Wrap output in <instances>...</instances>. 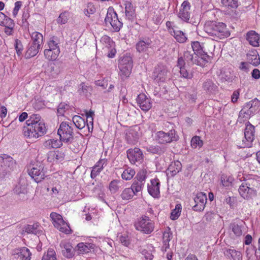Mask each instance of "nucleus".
<instances>
[{"instance_id": "nucleus-1", "label": "nucleus", "mask_w": 260, "mask_h": 260, "mask_svg": "<svg viewBox=\"0 0 260 260\" xmlns=\"http://www.w3.org/2000/svg\"><path fill=\"white\" fill-rule=\"evenodd\" d=\"M27 127H24V135L30 139H36L43 136L46 132V128L43 120L38 114H32L26 121Z\"/></svg>"}, {"instance_id": "nucleus-2", "label": "nucleus", "mask_w": 260, "mask_h": 260, "mask_svg": "<svg viewBox=\"0 0 260 260\" xmlns=\"http://www.w3.org/2000/svg\"><path fill=\"white\" fill-rule=\"evenodd\" d=\"M205 31L213 37V40H221L230 36L226 25L222 22L208 21L204 25Z\"/></svg>"}, {"instance_id": "nucleus-3", "label": "nucleus", "mask_w": 260, "mask_h": 260, "mask_svg": "<svg viewBox=\"0 0 260 260\" xmlns=\"http://www.w3.org/2000/svg\"><path fill=\"white\" fill-rule=\"evenodd\" d=\"M259 107L260 101L256 98L246 103L239 112L238 121H247L258 111Z\"/></svg>"}, {"instance_id": "nucleus-4", "label": "nucleus", "mask_w": 260, "mask_h": 260, "mask_svg": "<svg viewBox=\"0 0 260 260\" xmlns=\"http://www.w3.org/2000/svg\"><path fill=\"white\" fill-rule=\"evenodd\" d=\"M15 164V160L10 156L4 154L0 156V177H4L12 171Z\"/></svg>"}, {"instance_id": "nucleus-5", "label": "nucleus", "mask_w": 260, "mask_h": 260, "mask_svg": "<svg viewBox=\"0 0 260 260\" xmlns=\"http://www.w3.org/2000/svg\"><path fill=\"white\" fill-rule=\"evenodd\" d=\"M137 230L145 234L151 233L154 228V223L148 216L141 218L135 224Z\"/></svg>"}, {"instance_id": "nucleus-6", "label": "nucleus", "mask_w": 260, "mask_h": 260, "mask_svg": "<svg viewBox=\"0 0 260 260\" xmlns=\"http://www.w3.org/2000/svg\"><path fill=\"white\" fill-rule=\"evenodd\" d=\"M118 67L121 78L128 77L131 73L133 68L132 58L129 55L121 57L119 60Z\"/></svg>"}, {"instance_id": "nucleus-7", "label": "nucleus", "mask_w": 260, "mask_h": 260, "mask_svg": "<svg viewBox=\"0 0 260 260\" xmlns=\"http://www.w3.org/2000/svg\"><path fill=\"white\" fill-rule=\"evenodd\" d=\"M57 134L60 137V140L63 142H71L73 140V129L68 122H62L60 123Z\"/></svg>"}, {"instance_id": "nucleus-8", "label": "nucleus", "mask_w": 260, "mask_h": 260, "mask_svg": "<svg viewBox=\"0 0 260 260\" xmlns=\"http://www.w3.org/2000/svg\"><path fill=\"white\" fill-rule=\"evenodd\" d=\"M50 216L54 226L57 229L65 234H70L71 228L68 224L63 220L61 215L55 212H52Z\"/></svg>"}, {"instance_id": "nucleus-9", "label": "nucleus", "mask_w": 260, "mask_h": 260, "mask_svg": "<svg viewBox=\"0 0 260 260\" xmlns=\"http://www.w3.org/2000/svg\"><path fill=\"white\" fill-rule=\"evenodd\" d=\"M245 128L244 131V139L242 140V143L239 146L240 147H250L251 146V144L254 139L255 137V129L254 126L249 122Z\"/></svg>"}, {"instance_id": "nucleus-10", "label": "nucleus", "mask_w": 260, "mask_h": 260, "mask_svg": "<svg viewBox=\"0 0 260 260\" xmlns=\"http://www.w3.org/2000/svg\"><path fill=\"white\" fill-rule=\"evenodd\" d=\"M105 22L107 25L110 24L115 31H118L122 26V23L118 19L116 13L112 9H109Z\"/></svg>"}, {"instance_id": "nucleus-11", "label": "nucleus", "mask_w": 260, "mask_h": 260, "mask_svg": "<svg viewBox=\"0 0 260 260\" xmlns=\"http://www.w3.org/2000/svg\"><path fill=\"white\" fill-rule=\"evenodd\" d=\"M178 137L176 135L175 129H171L168 133L160 131L156 134V140L160 144H166L176 141Z\"/></svg>"}, {"instance_id": "nucleus-12", "label": "nucleus", "mask_w": 260, "mask_h": 260, "mask_svg": "<svg viewBox=\"0 0 260 260\" xmlns=\"http://www.w3.org/2000/svg\"><path fill=\"white\" fill-rule=\"evenodd\" d=\"M251 180H247L240 186L239 192L241 196L245 199L248 200L256 195V191L251 187Z\"/></svg>"}, {"instance_id": "nucleus-13", "label": "nucleus", "mask_w": 260, "mask_h": 260, "mask_svg": "<svg viewBox=\"0 0 260 260\" xmlns=\"http://www.w3.org/2000/svg\"><path fill=\"white\" fill-rule=\"evenodd\" d=\"M183 58L188 63L196 64L201 66H205L208 62L205 58L200 57L199 55L192 51H185Z\"/></svg>"}, {"instance_id": "nucleus-14", "label": "nucleus", "mask_w": 260, "mask_h": 260, "mask_svg": "<svg viewBox=\"0 0 260 260\" xmlns=\"http://www.w3.org/2000/svg\"><path fill=\"white\" fill-rule=\"evenodd\" d=\"M29 175L34 179L36 182L39 183L42 181L46 175V171L43 165H36L32 168L29 172Z\"/></svg>"}, {"instance_id": "nucleus-15", "label": "nucleus", "mask_w": 260, "mask_h": 260, "mask_svg": "<svg viewBox=\"0 0 260 260\" xmlns=\"http://www.w3.org/2000/svg\"><path fill=\"white\" fill-rule=\"evenodd\" d=\"M193 200L195 204L192 206V209L196 211H203L207 200L206 194L203 192H199Z\"/></svg>"}, {"instance_id": "nucleus-16", "label": "nucleus", "mask_w": 260, "mask_h": 260, "mask_svg": "<svg viewBox=\"0 0 260 260\" xmlns=\"http://www.w3.org/2000/svg\"><path fill=\"white\" fill-rule=\"evenodd\" d=\"M127 156L132 164H135L138 161H141L143 159L142 152L138 148L128 149L127 151Z\"/></svg>"}, {"instance_id": "nucleus-17", "label": "nucleus", "mask_w": 260, "mask_h": 260, "mask_svg": "<svg viewBox=\"0 0 260 260\" xmlns=\"http://www.w3.org/2000/svg\"><path fill=\"white\" fill-rule=\"evenodd\" d=\"M152 42L148 38H140L136 45L137 51L139 53L146 52L151 48Z\"/></svg>"}, {"instance_id": "nucleus-18", "label": "nucleus", "mask_w": 260, "mask_h": 260, "mask_svg": "<svg viewBox=\"0 0 260 260\" xmlns=\"http://www.w3.org/2000/svg\"><path fill=\"white\" fill-rule=\"evenodd\" d=\"M190 3L187 1H184L181 5L178 16L183 21H188L190 18Z\"/></svg>"}, {"instance_id": "nucleus-19", "label": "nucleus", "mask_w": 260, "mask_h": 260, "mask_svg": "<svg viewBox=\"0 0 260 260\" xmlns=\"http://www.w3.org/2000/svg\"><path fill=\"white\" fill-rule=\"evenodd\" d=\"M136 101L140 108L143 111H147L152 107L150 100L147 98L145 94L142 93L139 94Z\"/></svg>"}, {"instance_id": "nucleus-20", "label": "nucleus", "mask_w": 260, "mask_h": 260, "mask_svg": "<svg viewBox=\"0 0 260 260\" xmlns=\"http://www.w3.org/2000/svg\"><path fill=\"white\" fill-rule=\"evenodd\" d=\"M13 254L15 258L19 260H30L31 253L27 248L24 247L15 249Z\"/></svg>"}, {"instance_id": "nucleus-21", "label": "nucleus", "mask_w": 260, "mask_h": 260, "mask_svg": "<svg viewBox=\"0 0 260 260\" xmlns=\"http://www.w3.org/2000/svg\"><path fill=\"white\" fill-rule=\"evenodd\" d=\"M149 193L154 198L157 197L159 194V182L158 179L151 181V184L148 185Z\"/></svg>"}, {"instance_id": "nucleus-22", "label": "nucleus", "mask_w": 260, "mask_h": 260, "mask_svg": "<svg viewBox=\"0 0 260 260\" xmlns=\"http://www.w3.org/2000/svg\"><path fill=\"white\" fill-rule=\"evenodd\" d=\"M138 129V127H135L129 129L126 133V139L129 143L133 144L139 139Z\"/></svg>"}, {"instance_id": "nucleus-23", "label": "nucleus", "mask_w": 260, "mask_h": 260, "mask_svg": "<svg viewBox=\"0 0 260 260\" xmlns=\"http://www.w3.org/2000/svg\"><path fill=\"white\" fill-rule=\"evenodd\" d=\"M154 73L156 78L164 81L167 75L168 70L165 66L160 64L155 68Z\"/></svg>"}, {"instance_id": "nucleus-24", "label": "nucleus", "mask_w": 260, "mask_h": 260, "mask_svg": "<svg viewBox=\"0 0 260 260\" xmlns=\"http://www.w3.org/2000/svg\"><path fill=\"white\" fill-rule=\"evenodd\" d=\"M125 5V13L126 18L129 20H133L136 17L135 9L131 2L126 1Z\"/></svg>"}, {"instance_id": "nucleus-25", "label": "nucleus", "mask_w": 260, "mask_h": 260, "mask_svg": "<svg viewBox=\"0 0 260 260\" xmlns=\"http://www.w3.org/2000/svg\"><path fill=\"white\" fill-rule=\"evenodd\" d=\"M246 39L251 45L254 47L259 46V35L254 31L251 30L247 32Z\"/></svg>"}, {"instance_id": "nucleus-26", "label": "nucleus", "mask_w": 260, "mask_h": 260, "mask_svg": "<svg viewBox=\"0 0 260 260\" xmlns=\"http://www.w3.org/2000/svg\"><path fill=\"white\" fill-rule=\"evenodd\" d=\"M64 157V154L61 151L58 150L56 151H50L48 153L47 160L48 161L52 162L57 160H62Z\"/></svg>"}, {"instance_id": "nucleus-27", "label": "nucleus", "mask_w": 260, "mask_h": 260, "mask_svg": "<svg viewBox=\"0 0 260 260\" xmlns=\"http://www.w3.org/2000/svg\"><path fill=\"white\" fill-rule=\"evenodd\" d=\"M60 53V49H45L44 54L45 58L49 61L55 60Z\"/></svg>"}, {"instance_id": "nucleus-28", "label": "nucleus", "mask_w": 260, "mask_h": 260, "mask_svg": "<svg viewBox=\"0 0 260 260\" xmlns=\"http://www.w3.org/2000/svg\"><path fill=\"white\" fill-rule=\"evenodd\" d=\"M182 169V164L178 161L172 162L169 166L168 171L170 172L172 176H174L179 173Z\"/></svg>"}, {"instance_id": "nucleus-29", "label": "nucleus", "mask_w": 260, "mask_h": 260, "mask_svg": "<svg viewBox=\"0 0 260 260\" xmlns=\"http://www.w3.org/2000/svg\"><path fill=\"white\" fill-rule=\"evenodd\" d=\"M170 34L175 38L177 42L180 43L185 42L187 39L185 34L179 30L172 29L170 31Z\"/></svg>"}, {"instance_id": "nucleus-30", "label": "nucleus", "mask_w": 260, "mask_h": 260, "mask_svg": "<svg viewBox=\"0 0 260 260\" xmlns=\"http://www.w3.org/2000/svg\"><path fill=\"white\" fill-rule=\"evenodd\" d=\"M203 88L207 93H213L216 91L217 87L210 80H207L203 84Z\"/></svg>"}, {"instance_id": "nucleus-31", "label": "nucleus", "mask_w": 260, "mask_h": 260, "mask_svg": "<svg viewBox=\"0 0 260 260\" xmlns=\"http://www.w3.org/2000/svg\"><path fill=\"white\" fill-rule=\"evenodd\" d=\"M224 254L229 258H232L233 260H240L242 256L240 251L231 249L226 250Z\"/></svg>"}, {"instance_id": "nucleus-32", "label": "nucleus", "mask_w": 260, "mask_h": 260, "mask_svg": "<svg viewBox=\"0 0 260 260\" xmlns=\"http://www.w3.org/2000/svg\"><path fill=\"white\" fill-rule=\"evenodd\" d=\"M40 45L32 43L26 51V55H27V57H31L36 55L40 49Z\"/></svg>"}, {"instance_id": "nucleus-33", "label": "nucleus", "mask_w": 260, "mask_h": 260, "mask_svg": "<svg viewBox=\"0 0 260 260\" xmlns=\"http://www.w3.org/2000/svg\"><path fill=\"white\" fill-rule=\"evenodd\" d=\"M219 76L222 80L227 81H232L233 77L231 70L228 68L222 69L220 71Z\"/></svg>"}, {"instance_id": "nucleus-34", "label": "nucleus", "mask_w": 260, "mask_h": 260, "mask_svg": "<svg viewBox=\"0 0 260 260\" xmlns=\"http://www.w3.org/2000/svg\"><path fill=\"white\" fill-rule=\"evenodd\" d=\"M61 143L60 141L54 139H49L45 141L43 145L47 149L57 148L60 147Z\"/></svg>"}, {"instance_id": "nucleus-35", "label": "nucleus", "mask_w": 260, "mask_h": 260, "mask_svg": "<svg viewBox=\"0 0 260 260\" xmlns=\"http://www.w3.org/2000/svg\"><path fill=\"white\" fill-rule=\"evenodd\" d=\"M39 225L37 223H34L32 225H27L24 227L23 232L27 234H34L37 235L39 233L38 230Z\"/></svg>"}, {"instance_id": "nucleus-36", "label": "nucleus", "mask_w": 260, "mask_h": 260, "mask_svg": "<svg viewBox=\"0 0 260 260\" xmlns=\"http://www.w3.org/2000/svg\"><path fill=\"white\" fill-rule=\"evenodd\" d=\"M64 249L62 250L63 255L67 258H71L74 256V251L73 247L69 243L63 244Z\"/></svg>"}, {"instance_id": "nucleus-37", "label": "nucleus", "mask_w": 260, "mask_h": 260, "mask_svg": "<svg viewBox=\"0 0 260 260\" xmlns=\"http://www.w3.org/2000/svg\"><path fill=\"white\" fill-rule=\"evenodd\" d=\"M31 38L32 43L41 46L43 41V37L42 34L37 31L34 32L31 35Z\"/></svg>"}, {"instance_id": "nucleus-38", "label": "nucleus", "mask_w": 260, "mask_h": 260, "mask_svg": "<svg viewBox=\"0 0 260 260\" xmlns=\"http://www.w3.org/2000/svg\"><path fill=\"white\" fill-rule=\"evenodd\" d=\"M247 60L250 64L254 66H257L260 64V58L257 53L255 52L253 54H247Z\"/></svg>"}, {"instance_id": "nucleus-39", "label": "nucleus", "mask_w": 260, "mask_h": 260, "mask_svg": "<svg viewBox=\"0 0 260 260\" xmlns=\"http://www.w3.org/2000/svg\"><path fill=\"white\" fill-rule=\"evenodd\" d=\"M73 122L75 126L79 129L83 128L86 125L84 119L78 115L73 116Z\"/></svg>"}, {"instance_id": "nucleus-40", "label": "nucleus", "mask_w": 260, "mask_h": 260, "mask_svg": "<svg viewBox=\"0 0 260 260\" xmlns=\"http://www.w3.org/2000/svg\"><path fill=\"white\" fill-rule=\"evenodd\" d=\"M146 150L151 153L160 155L165 152L164 148L157 145H151L146 147Z\"/></svg>"}, {"instance_id": "nucleus-41", "label": "nucleus", "mask_w": 260, "mask_h": 260, "mask_svg": "<svg viewBox=\"0 0 260 260\" xmlns=\"http://www.w3.org/2000/svg\"><path fill=\"white\" fill-rule=\"evenodd\" d=\"M89 251V248L88 245L83 243H79L75 248V252L79 255L88 253Z\"/></svg>"}, {"instance_id": "nucleus-42", "label": "nucleus", "mask_w": 260, "mask_h": 260, "mask_svg": "<svg viewBox=\"0 0 260 260\" xmlns=\"http://www.w3.org/2000/svg\"><path fill=\"white\" fill-rule=\"evenodd\" d=\"M59 41L57 37H52L48 42V48L47 49H60L59 47Z\"/></svg>"}, {"instance_id": "nucleus-43", "label": "nucleus", "mask_w": 260, "mask_h": 260, "mask_svg": "<svg viewBox=\"0 0 260 260\" xmlns=\"http://www.w3.org/2000/svg\"><path fill=\"white\" fill-rule=\"evenodd\" d=\"M134 195L136 194L131 188H126L123 190L121 197L123 200H128L132 199Z\"/></svg>"}, {"instance_id": "nucleus-44", "label": "nucleus", "mask_w": 260, "mask_h": 260, "mask_svg": "<svg viewBox=\"0 0 260 260\" xmlns=\"http://www.w3.org/2000/svg\"><path fill=\"white\" fill-rule=\"evenodd\" d=\"M229 227L236 237H240L242 235L243 232L241 227L238 224L235 223H231Z\"/></svg>"}, {"instance_id": "nucleus-45", "label": "nucleus", "mask_w": 260, "mask_h": 260, "mask_svg": "<svg viewBox=\"0 0 260 260\" xmlns=\"http://www.w3.org/2000/svg\"><path fill=\"white\" fill-rule=\"evenodd\" d=\"M42 260H57L55 251L52 249H48L43 256Z\"/></svg>"}, {"instance_id": "nucleus-46", "label": "nucleus", "mask_w": 260, "mask_h": 260, "mask_svg": "<svg viewBox=\"0 0 260 260\" xmlns=\"http://www.w3.org/2000/svg\"><path fill=\"white\" fill-rule=\"evenodd\" d=\"M135 174V171L134 169L127 168L122 173L121 176L122 179L126 180L131 179Z\"/></svg>"}, {"instance_id": "nucleus-47", "label": "nucleus", "mask_w": 260, "mask_h": 260, "mask_svg": "<svg viewBox=\"0 0 260 260\" xmlns=\"http://www.w3.org/2000/svg\"><path fill=\"white\" fill-rule=\"evenodd\" d=\"M222 5L228 8L236 9L238 6V0H221Z\"/></svg>"}, {"instance_id": "nucleus-48", "label": "nucleus", "mask_w": 260, "mask_h": 260, "mask_svg": "<svg viewBox=\"0 0 260 260\" xmlns=\"http://www.w3.org/2000/svg\"><path fill=\"white\" fill-rule=\"evenodd\" d=\"M144 184L141 181H138L134 179L131 188L134 191L135 194H137L138 192L141 191Z\"/></svg>"}, {"instance_id": "nucleus-49", "label": "nucleus", "mask_w": 260, "mask_h": 260, "mask_svg": "<svg viewBox=\"0 0 260 260\" xmlns=\"http://www.w3.org/2000/svg\"><path fill=\"white\" fill-rule=\"evenodd\" d=\"M181 210V206L180 204H177L175 206V208L172 211L171 213L170 218L172 220L177 219L180 215V212Z\"/></svg>"}, {"instance_id": "nucleus-50", "label": "nucleus", "mask_w": 260, "mask_h": 260, "mask_svg": "<svg viewBox=\"0 0 260 260\" xmlns=\"http://www.w3.org/2000/svg\"><path fill=\"white\" fill-rule=\"evenodd\" d=\"M146 174L147 172L146 170H142L138 173L136 178L134 179L138 181H141V183L144 184L146 178Z\"/></svg>"}, {"instance_id": "nucleus-51", "label": "nucleus", "mask_w": 260, "mask_h": 260, "mask_svg": "<svg viewBox=\"0 0 260 260\" xmlns=\"http://www.w3.org/2000/svg\"><path fill=\"white\" fill-rule=\"evenodd\" d=\"M203 144L202 140H201L200 137L199 136L193 137L191 141V146L194 148H197V146L200 147H202Z\"/></svg>"}, {"instance_id": "nucleus-52", "label": "nucleus", "mask_w": 260, "mask_h": 260, "mask_svg": "<svg viewBox=\"0 0 260 260\" xmlns=\"http://www.w3.org/2000/svg\"><path fill=\"white\" fill-rule=\"evenodd\" d=\"M2 25L4 26L6 28L10 29V31H12L14 26V23L12 19L7 17L4 21V24H2Z\"/></svg>"}, {"instance_id": "nucleus-53", "label": "nucleus", "mask_w": 260, "mask_h": 260, "mask_svg": "<svg viewBox=\"0 0 260 260\" xmlns=\"http://www.w3.org/2000/svg\"><path fill=\"white\" fill-rule=\"evenodd\" d=\"M15 50L17 52V54L18 56H20L22 53V51L23 50V45L22 44L21 42L18 39L15 40V43L14 45Z\"/></svg>"}, {"instance_id": "nucleus-54", "label": "nucleus", "mask_w": 260, "mask_h": 260, "mask_svg": "<svg viewBox=\"0 0 260 260\" xmlns=\"http://www.w3.org/2000/svg\"><path fill=\"white\" fill-rule=\"evenodd\" d=\"M119 182L118 180H114L110 183L109 188L112 193H115L118 190V183Z\"/></svg>"}, {"instance_id": "nucleus-55", "label": "nucleus", "mask_w": 260, "mask_h": 260, "mask_svg": "<svg viewBox=\"0 0 260 260\" xmlns=\"http://www.w3.org/2000/svg\"><path fill=\"white\" fill-rule=\"evenodd\" d=\"M192 49L194 53L197 54H200L202 50L201 45L199 42H194L191 45Z\"/></svg>"}, {"instance_id": "nucleus-56", "label": "nucleus", "mask_w": 260, "mask_h": 260, "mask_svg": "<svg viewBox=\"0 0 260 260\" xmlns=\"http://www.w3.org/2000/svg\"><path fill=\"white\" fill-rule=\"evenodd\" d=\"M180 73L182 77L186 79H191L193 77L191 72H188L184 67H181L180 69Z\"/></svg>"}, {"instance_id": "nucleus-57", "label": "nucleus", "mask_w": 260, "mask_h": 260, "mask_svg": "<svg viewBox=\"0 0 260 260\" xmlns=\"http://www.w3.org/2000/svg\"><path fill=\"white\" fill-rule=\"evenodd\" d=\"M95 12V8L93 5L91 3H88L87 5V9L84 10V14L89 17L90 14H92Z\"/></svg>"}, {"instance_id": "nucleus-58", "label": "nucleus", "mask_w": 260, "mask_h": 260, "mask_svg": "<svg viewBox=\"0 0 260 260\" xmlns=\"http://www.w3.org/2000/svg\"><path fill=\"white\" fill-rule=\"evenodd\" d=\"M103 169V164H102L101 167L97 168L96 167H93L91 172V177L92 179L95 178L96 176L99 174V173Z\"/></svg>"}, {"instance_id": "nucleus-59", "label": "nucleus", "mask_w": 260, "mask_h": 260, "mask_svg": "<svg viewBox=\"0 0 260 260\" xmlns=\"http://www.w3.org/2000/svg\"><path fill=\"white\" fill-rule=\"evenodd\" d=\"M69 106L65 103H60L58 107L57 112L60 115H63L66 109H68Z\"/></svg>"}, {"instance_id": "nucleus-60", "label": "nucleus", "mask_w": 260, "mask_h": 260, "mask_svg": "<svg viewBox=\"0 0 260 260\" xmlns=\"http://www.w3.org/2000/svg\"><path fill=\"white\" fill-rule=\"evenodd\" d=\"M57 22L60 24H65L68 21V17L66 13H62L60 14L57 19Z\"/></svg>"}, {"instance_id": "nucleus-61", "label": "nucleus", "mask_w": 260, "mask_h": 260, "mask_svg": "<svg viewBox=\"0 0 260 260\" xmlns=\"http://www.w3.org/2000/svg\"><path fill=\"white\" fill-rule=\"evenodd\" d=\"M170 229H168V231H165L163 234V242H170L172 238V233L170 232Z\"/></svg>"}, {"instance_id": "nucleus-62", "label": "nucleus", "mask_w": 260, "mask_h": 260, "mask_svg": "<svg viewBox=\"0 0 260 260\" xmlns=\"http://www.w3.org/2000/svg\"><path fill=\"white\" fill-rule=\"evenodd\" d=\"M119 240L121 243L125 246H128L130 244V241L127 236H121Z\"/></svg>"}, {"instance_id": "nucleus-63", "label": "nucleus", "mask_w": 260, "mask_h": 260, "mask_svg": "<svg viewBox=\"0 0 260 260\" xmlns=\"http://www.w3.org/2000/svg\"><path fill=\"white\" fill-rule=\"evenodd\" d=\"M21 5H22V3L20 1H18L15 3V8H14V9L13 10V15L14 17H16V15H17L18 12L20 8L21 7Z\"/></svg>"}, {"instance_id": "nucleus-64", "label": "nucleus", "mask_w": 260, "mask_h": 260, "mask_svg": "<svg viewBox=\"0 0 260 260\" xmlns=\"http://www.w3.org/2000/svg\"><path fill=\"white\" fill-rule=\"evenodd\" d=\"M95 84L98 86L102 87L103 89H106L108 85V81L106 79L98 80L95 82Z\"/></svg>"}]
</instances>
